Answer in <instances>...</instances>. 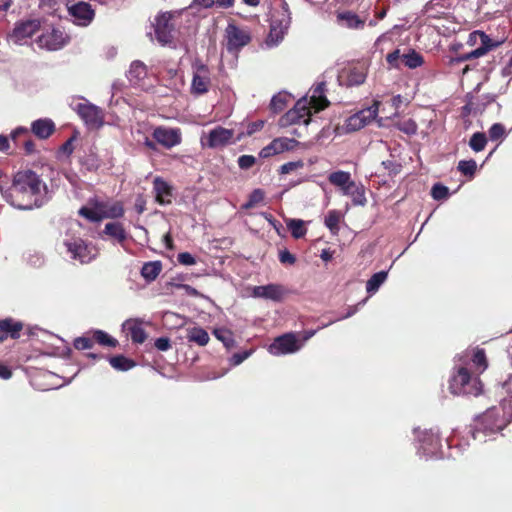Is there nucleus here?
Listing matches in <instances>:
<instances>
[{
  "instance_id": "nucleus-1",
  "label": "nucleus",
  "mask_w": 512,
  "mask_h": 512,
  "mask_svg": "<svg viewBox=\"0 0 512 512\" xmlns=\"http://www.w3.org/2000/svg\"><path fill=\"white\" fill-rule=\"evenodd\" d=\"M4 199L13 207L20 210H30L41 207L52 197L43 179L32 170L18 171L12 184L4 189L0 186Z\"/></svg>"
},
{
  "instance_id": "nucleus-2",
  "label": "nucleus",
  "mask_w": 512,
  "mask_h": 512,
  "mask_svg": "<svg viewBox=\"0 0 512 512\" xmlns=\"http://www.w3.org/2000/svg\"><path fill=\"white\" fill-rule=\"evenodd\" d=\"M78 214L89 222H101L103 220H116L123 216L124 207L120 200L94 195L87 200Z\"/></svg>"
},
{
  "instance_id": "nucleus-3",
  "label": "nucleus",
  "mask_w": 512,
  "mask_h": 512,
  "mask_svg": "<svg viewBox=\"0 0 512 512\" xmlns=\"http://www.w3.org/2000/svg\"><path fill=\"white\" fill-rule=\"evenodd\" d=\"M328 181L337 187L342 195L349 197L354 206L366 205L365 187L352 180L349 172L342 170L332 172L328 175Z\"/></svg>"
},
{
  "instance_id": "nucleus-4",
  "label": "nucleus",
  "mask_w": 512,
  "mask_h": 512,
  "mask_svg": "<svg viewBox=\"0 0 512 512\" xmlns=\"http://www.w3.org/2000/svg\"><path fill=\"white\" fill-rule=\"evenodd\" d=\"M291 24V12L285 1H282L279 9L271 14L270 30L265 39L267 48L277 47L284 39Z\"/></svg>"
},
{
  "instance_id": "nucleus-5",
  "label": "nucleus",
  "mask_w": 512,
  "mask_h": 512,
  "mask_svg": "<svg viewBox=\"0 0 512 512\" xmlns=\"http://www.w3.org/2000/svg\"><path fill=\"white\" fill-rule=\"evenodd\" d=\"M449 389L454 395L465 394L477 396L482 391V385L477 377H472L467 368L460 367L450 379Z\"/></svg>"
},
{
  "instance_id": "nucleus-6",
  "label": "nucleus",
  "mask_w": 512,
  "mask_h": 512,
  "mask_svg": "<svg viewBox=\"0 0 512 512\" xmlns=\"http://www.w3.org/2000/svg\"><path fill=\"white\" fill-rule=\"evenodd\" d=\"M192 81L190 91L195 96L206 94L211 86V71L201 60L192 63Z\"/></svg>"
},
{
  "instance_id": "nucleus-7",
  "label": "nucleus",
  "mask_w": 512,
  "mask_h": 512,
  "mask_svg": "<svg viewBox=\"0 0 512 512\" xmlns=\"http://www.w3.org/2000/svg\"><path fill=\"white\" fill-rule=\"evenodd\" d=\"M70 257L79 261L81 264L91 262L96 258L98 251L95 246L86 243L83 239L73 237L64 242Z\"/></svg>"
},
{
  "instance_id": "nucleus-8",
  "label": "nucleus",
  "mask_w": 512,
  "mask_h": 512,
  "mask_svg": "<svg viewBox=\"0 0 512 512\" xmlns=\"http://www.w3.org/2000/svg\"><path fill=\"white\" fill-rule=\"evenodd\" d=\"M74 110L89 129H97L104 123L102 109L87 100L77 103Z\"/></svg>"
},
{
  "instance_id": "nucleus-9",
  "label": "nucleus",
  "mask_w": 512,
  "mask_h": 512,
  "mask_svg": "<svg viewBox=\"0 0 512 512\" xmlns=\"http://www.w3.org/2000/svg\"><path fill=\"white\" fill-rule=\"evenodd\" d=\"M172 18V12H163L155 18V38L163 46L171 44L174 38V25L172 23Z\"/></svg>"
},
{
  "instance_id": "nucleus-10",
  "label": "nucleus",
  "mask_w": 512,
  "mask_h": 512,
  "mask_svg": "<svg viewBox=\"0 0 512 512\" xmlns=\"http://www.w3.org/2000/svg\"><path fill=\"white\" fill-rule=\"evenodd\" d=\"M40 21L37 19L19 22L15 25L13 31L8 35L9 42L17 45H23L39 30Z\"/></svg>"
},
{
  "instance_id": "nucleus-11",
  "label": "nucleus",
  "mask_w": 512,
  "mask_h": 512,
  "mask_svg": "<svg viewBox=\"0 0 512 512\" xmlns=\"http://www.w3.org/2000/svg\"><path fill=\"white\" fill-rule=\"evenodd\" d=\"M225 37L227 40L226 48L228 52L238 51L251 41L248 30L241 29L233 23H229L225 29Z\"/></svg>"
},
{
  "instance_id": "nucleus-12",
  "label": "nucleus",
  "mask_w": 512,
  "mask_h": 512,
  "mask_svg": "<svg viewBox=\"0 0 512 512\" xmlns=\"http://www.w3.org/2000/svg\"><path fill=\"white\" fill-rule=\"evenodd\" d=\"M300 122H303L305 126L310 123L309 108L306 106V101L301 100L279 119V126L287 127Z\"/></svg>"
},
{
  "instance_id": "nucleus-13",
  "label": "nucleus",
  "mask_w": 512,
  "mask_h": 512,
  "mask_svg": "<svg viewBox=\"0 0 512 512\" xmlns=\"http://www.w3.org/2000/svg\"><path fill=\"white\" fill-rule=\"evenodd\" d=\"M69 38L60 28H52L42 33L37 40L39 47L50 51H56L65 46Z\"/></svg>"
},
{
  "instance_id": "nucleus-14",
  "label": "nucleus",
  "mask_w": 512,
  "mask_h": 512,
  "mask_svg": "<svg viewBox=\"0 0 512 512\" xmlns=\"http://www.w3.org/2000/svg\"><path fill=\"white\" fill-rule=\"evenodd\" d=\"M233 134V130L218 126L201 138V145L211 149L224 147L231 143Z\"/></svg>"
},
{
  "instance_id": "nucleus-15",
  "label": "nucleus",
  "mask_w": 512,
  "mask_h": 512,
  "mask_svg": "<svg viewBox=\"0 0 512 512\" xmlns=\"http://www.w3.org/2000/svg\"><path fill=\"white\" fill-rule=\"evenodd\" d=\"M67 9L72 22L78 26H88L95 16L92 6L84 1L73 3Z\"/></svg>"
},
{
  "instance_id": "nucleus-16",
  "label": "nucleus",
  "mask_w": 512,
  "mask_h": 512,
  "mask_svg": "<svg viewBox=\"0 0 512 512\" xmlns=\"http://www.w3.org/2000/svg\"><path fill=\"white\" fill-rule=\"evenodd\" d=\"M367 77V68L364 65H355L344 69L339 75V82L346 86H359Z\"/></svg>"
},
{
  "instance_id": "nucleus-17",
  "label": "nucleus",
  "mask_w": 512,
  "mask_h": 512,
  "mask_svg": "<svg viewBox=\"0 0 512 512\" xmlns=\"http://www.w3.org/2000/svg\"><path fill=\"white\" fill-rule=\"evenodd\" d=\"M300 348L294 334L286 333L273 341L270 345L271 353L275 355L294 353Z\"/></svg>"
},
{
  "instance_id": "nucleus-18",
  "label": "nucleus",
  "mask_w": 512,
  "mask_h": 512,
  "mask_svg": "<svg viewBox=\"0 0 512 512\" xmlns=\"http://www.w3.org/2000/svg\"><path fill=\"white\" fill-rule=\"evenodd\" d=\"M286 293L287 291L283 285L274 283L255 286L252 290V295L254 297L272 300L275 302H280Z\"/></svg>"
},
{
  "instance_id": "nucleus-19",
  "label": "nucleus",
  "mask_w": 512,
  "mask_h": 512,
  "mask_svg": "<svg viewBox=\"0 0 512 512\" xmlns=\"http://www.w3.org/2000/svg\"><path fill=\"white\" fill-rule=\"evenodd\" d=\"M154 140L163 147L170 149L181 143V134L178 129L157 127L153 131Z\"/></svg>"
},
{
  "instance_id": "nucleus-20",
  "label": "nucleus",
  "mask_w": 512,
  "mask_h": 512,
  "mask_svg": "<svg viewBox=\"0 0 512 512\" xmlns=\"http://www.w3.org/2000/svg\"><path fill=\"white\" fill-rule=\"evenodd\" d=\"M24 328L23 322L15 320L12 317L0 319V343L8 338L19 339Z\"/></svg>"
},
{
  "instance_id": "nucleus-21",
  "label": "nucleus",
  "mask_w": 512,
  "mask_h": 512,
  "mask_svg": "<svg viewBox=\"0 0 512 512\" xmlns=\"http://www.w3.org/2000/svg\"><path fill=\"white\" fill-rule=\"evenodd\" d=\"M337 23L348 29H363L365 26V20L351 11L338 12Z\"/></svg>"
},
{
  "instance_id": "nucleus-22",
  "label": "nucleus",
  "mask_w": 512,
  "mask_h": 512,
  "mask_svg": "<svg viewBox=\"0 0 512 512\" xmlns=\"http://www.w3.org/2000/svg\"><path fill=\"white\" fill-rule=\"evenodd\" d=\"M124 329L133 343L142 344L147 339V333L142 324L136 320H129L124 324Z\"/></svg>"
},
{
  "instance_id": "nucleus-23",
  "label": "nucleus",
  "mask_w": 512,
  "mask_h": 512,
  "mask_svg": "<svg viewBox=\"0 0 512 512\" xmlns=\"http://www.w3.org/2000/svg\"><path fill=\"white\" fill-rule=\"evenodd\" d=\"M153 189L156 200L161 204L170 203L172 191L169 184L160 177H156L153 181Z\"/></svg>"
},
{
  "instance_id": "nucleus-24",
  "label": "nucleus",
  "mask_w": 512,
  "mask_h": 512,
  "mask_svg": "<svg viewBox=\"0 0 512 512\" xmlns=\"http://www.w3.org/2000/svg\"><path fill=\"white\" fill-rule=\"evenodd\" d=\"M31 130L40 139H46L54 132L55 125L50 119H38L32 123Z\"/></svg>"
},
{
  "instance_id": "nucleus-25",
  "label": "nucleus",
  "mask_w": 512,
  "mask_h": 512,
  "mask_svg": "<svg viewBox=\"0 0 512 512\" xmlns=\"http://www.w3.org/2000/svg\"><path fill=\"white\" fill-rule=\"evenodd\" d=\"M24 137L23 146L26 154H32L35 152V144L30 139V132L26 127H18L11 133V139L16 144L19 145V138Z\"/></svg>"
},
{
  "instance_id": "nucleus-26",
  "label": "nucleus",
  "mask_w": 512,
  "mask_h": 512,
  "mask_svg": "<svg viewBox=\"0 0 512 512\" xmlns=\"http://www.w3.org/2000/svg\"><path fill=\"white\" fill-rule=\"evenodd\" d=\"M147 74L146 65L141 61H133L127 73V78L133 85L138 84Z\"/></svg>"
},
{
  "instance_id": "nucleus-27",
  "label": "nucleus",
  "mask_w": 512,
  "mask_h": 512,
  "mask_svg": "<svg viewBox=\"0 0 512 512\" xmlns=\"http://www.w3.org/2000/svg\"><path fill=\"white\" fill-rule=\"evenodd\" d=\"M110 365L118 371H128L136 366V362L124 355L111 356L109 358Z\"/></svg>"
},
{
  "instance_id": "nucleus-28",
  "label": "nucleus",
  "mask_w": 512,
  "mask_h": 512,
  "mask_svg": "<svg viewBox=\"0 0 512 512\" xmlns=\"http://www.w3.org/2000/svg\"><path fill=\"white\" fill-rule=\"evenodd\" d=\"M187 339L189 342H195L199 346H205L209 342V335L206 330L201 327H194L189 330Z\"/></svg>"
},
{
  "instance_id": "nucleus-29",
  "label": "nucleus",
  "mask_w": 512,
  "mask_h": 512,
  "mask_svg": "<svg viewBox=\"0 0 512 512\" xmlns=\"http://www.w3.org/2000/svg\"><path fill=\"white\" fill-rule=\"evenodd\" d=\"M162 270V265L160 262H147L143 265L141 269V275L148 281L155 280Z\"/></svg>"
},
{
  "instance_id": "nucleus-30",
  "label": "nucleus",
  "mask_w": 512,
  "mask_h": 512,
  "mask_svg": "<svg viewBox=\"0 0 512 512\" xmlns=\"http://www.w3.org/2000/svg\"><path fill=\"white\" fill-rule=\"evenodd\" d=\"M388 273L386 271H380L373 274L366 283V291L370 294H374L378 291L379 287L387 279Z\"/></svg>"
},
{
  "instance_id": "nucleus-31",
  "label": "nucleus",
  "mask_w": 512,
  "mask_h": 512,
  "mask_svg": "<svg viewBox=\"0 0 512 512\" xmlns=\"http://www.w3.org/2000/svg\"><path fill=\"white\" fill-rule=\"evenodd\" d=\"M472 38H479L480 48L485 49V54L494 48L498 47L501 42L493 41L485 32L483 31H474L472 32Z\"/></svg>"
},
{
  "instance_id": "nucleus-32",
  "label": "nucleus",
  "mask_w": 512,
  "mask_h": 512,
  "mask_svg": "<svg viewBox=\"0 0 512 512\" xmlns=\"http://www.w3.org/2000/svg\"><path fill=\"white\" fill-rule=\"evenodd\" d=\"M325 83H319L312 90L311 101L320 109H324L328 106L329 102L324 95Z\"/></svg>"
},
{
  "instance_id": "nucleus-33",
  "label": "nucleus",
  "mask_w": 512,
  "mask_h": 512,
  "mask_svg": "<svg viewBox=\"0 0 512 512\" xmlns=\"http://www.w3.org/2000/svg\"><path fill=\"white\" fill-rule=\"evenodd\" d=\"M102 238H109L117 242H122L126 239V232L123 226H105L102 232Z\"/></svg>"
},
{
  "instance_id": "nucleus-34",
  "label": "nucleus",
  "mask_w": 512,
  "mask_h": 512,
  "mask_svg": "<svg viewBox=\"0 0 512 512\" xmlns=\"http://www.w3.org/2000/svg\"><path fill=\"white\" fill-rule=\"evenodd\" d=\"M92 337L94 343H98L102 346L116 347L118 344V341L115 338L111 337L109 334L102 330L93 331Z\"/></svg>"
},
{
  "instance_id": "nucleus-35",
  "label": "nucleus",
  "mask_w": 512,
  "mask_h": 512,
  "mask_svg": "<svg viewBox=\"0 0 512 512\" xmlns=\"http://www.w3.org/2000/svg\"><path fill=\"white\" fill-rule=\"evenodd\" d=\"M402 59L405 66L410 69L418 68L424 62L423 57L415 50H410L408 53L403 54Z\"/></svg>"
},
{
  "instance_id": "nucleus-36",
  "label": "nucleus",
  "mask_w": 512,
  "mask_h": 512,
  "mask_svg": "<svg viewBox=\"0 0 512 512\" xmlns=\"http://www.w3.org/2000/svg\"><path fill=\"white\" fill-rule=\"evenodd\" d=\"M272 142L275 146V151L277 154L292 150L298 144L296 140L287 137L275 138L272 140Z\"/></svg>"
},
{
  "instance_id": "nucleus-37",
  "label": "nucleus",
  "mask_w": 512,
  "mask_h": 512,
  "mask_svg": "<svg viewBox=\"0 0 512 512\" xmlns=\"http://www.w3.org/2000/svg\"><path fill=\"white\" fill-rule=\"evenodd\" d=\"M486 144L487 137L483 132H475L469 140V146L475 152L484 150Z\"/></svg>"
},
{
  "instance_id": "nucleus-38",
  "label": "nucleus",
  "mask_w": 512,
  "mask_h": 512,
  "mask_svg": "<svg viewBox=\"0 0 512 512\" xmlns=\"http://www.w3.org/2000/svg\"><path fill=\"white\" fill-rule=\"evenodd\" d=\"M432 198L436 201H445L450 196L449 188L442 183H435L430 191Z\"/></svg>"
},
{
  "instance_id": "nucleus-39",
  "label": "nucleus",
  "mask_w": 512,
  "mask_h": 512,
  "mask_svg": "<svg viewBox=\"0 0 512 512\" xmlns=\"http://www.w3.org/2000/svg\"><path fill=\"white\" fill-rule=\"evenodd\" d=\"M378 111H379V102L375 101L371 106L358 111L357 114L360 116V118L362 120H364V122L367 125L368 123H370L372 120H374L376 118V116L378 115Z\"/></svg>"
},
{
  "instance_id": "nucleus-40",
  "label": "nucleus",
  "mask_w": 512,
  "mask_h": 512,
  "mask_svg": "<svg viewBox=\"0 0 512 512\" xmlns=\"http://www.w3.org/2000/svg\"><path fill=\"white\" fill-rule=\"evenodd\" d=\"M289 100V95L286 93H278L277 95H274L270 102V108L273 110V112L278 113L282 111Z\"/></svg>"
},
{
  "instance_id": "nucleus-41",
  "label": "nucleus",
  "mask_w": 512,
  "mask_h": 512,
  "mask_svg": "<svg viewBox=\"0 0 512 512\" xmlns=\"http://www.w3.org/2000/svg\"><path fill=\"white\" fill-rule=\"evenodd\" d=\"M214 336L220 340L226 348H231L234 346L235 341L233 339V334L228 329H215L213 332Z\"/></svg>"
},
{
  "instance_id": "nucleus-42",
  "label": "nucleus",
  "mask_w": 512,
  "mask_h": 512,
  "mask_svg": "<svg viewBox=\"0 0 512 512\" xmlns=\"http://www.w3.org/2000/svg\"><path fill=\"white\" fill-rule=\"evenodd\" d=\"M457 168L463 175L472 178L475 175L477 163L473 159L461 160L459 161Z\"/></svg>"
},
{
  "instance_id": "nucleus-43",
  "label": "nucleus",
  "mask_w": 512,
  "mask_h": 512,
  "mask_svg": "<svg viewBox=\"0 0 512 512\" xmlns=\"http://www.w3.org/2000/svg\"><path fill=\"white\" fill-rule=\"evenodd\" d=\"M278 234L291 230V234L295 239L304 237L307 233L306 226H274Z\"/></svg>"
},
{
  "instance_id": "nucleus-44",
  "label": "nucleus",
  "mask_w": 512,
  "mask_h": 512,
  "mask_svg": "<svg viewBox=\"0 0 512 512\" xmlns=\"http://www.w3.org/2000/svg\"><path fill=\"white\" fill-rule=\"evenodd\" d=\"M73 346L77 350H87L92 349L94 346V341L92 335H84L81 337H77L73 341Z\"/></svg>"
},
{
  "instance_id": "nucleus-45",
  "label": "nucleus",
  "mask_w": 512,
  "mask_h": 512,
  "mask_svg": "<svg viewBox=\"0 0 512 512\" xmlns=\"http://www.w3.org/2000/svg\"><path fill=\"white\" fill-rule=\"evenodd\" d=\"M364 126H366V123L364 122V120L360 118V116L357 113L353 114L346 120V128L348 131H357L363 128Z\"/></svg>"
},
{
  "instance_id": "nucleus-46",
  "label": "nucleus",
  "mask_w": 512,
  "mask_h": 512,
  "mask_svg": "<svg viewBox=\"0 0 512 512\" xmlns=\"http://www.w3.org/2000/svg\"><path fill=\"white\" fill-rule=\"evenodd\" d=\"M397 128L407 135H414L417 133L418 126L413 119H407L399 122Z\"/></svg>"
},
{
  "instance_id": "nucleus-47",
  "label": "nucleus",
  "mask_w": 512,
  "mask_h": 512,
  "mask_svg": "<svg viewBox=\"0 0 512 512\" xmlns=\"http://www.w3.org/2000/svg\"><path fill=\"white\" fill-rule=\"evenodd\" d=\"M214 6L216 7L215 0H192L188 8L192 11L199 12L202 9H210Z\"/></svg>"
},
{
  "instance_id": "nucleus-48",
  "label": "nucleus",
  "mask_w": 512,
  "mask_h": 512,
  "mask_svg": "<svg viewBox=\"0 0 512 512\" xmlns=\"http://www.w3.org/2000/svg\"><path fill=\"white\" fill-rule=\"evenodd\" d=\"M488 135L492 141L500 140L505 136V127L501 123H494L489 129Z\"/></svg>"
},
{
  "instance_id": "nucleus-49",
  "label": "nucleus",
  "mask_w": 512,
  "mask_h": 512,
  "mask_svg": "<svg viewBox=\"0 0 512 512\" xmlns=\"http://www.w3.org/2000/svg\"><path fill=\"white\" fill-rule=\"evenodd\" d=\"M472 361L477 367L481 368L482 371L485 370L488 363L484 349H477L473 355Z\"/></svg>"
},
{
  "instance_id": "nucleus-50",
  "label": "nucleus",
  "mask_w": 512,
  "mask_h": 512,
  "mask_svg": "<svg viewBox=\"0 0 512 512\" xmlns=\"http://www.w3.org/2000/svg\"><path fill=\"white\" fill-rule=\"evenodd\" d=\"M344 214L340 210H331L325 217L324 224H339L343 219Z\"/></svg>"
},
{
  "instance_id": "nucleus-51",
  "label": "nucleus",
  "mask_w": 512,
  "mask_h": 512,
  "mask_svg": "<svg viewBox=\"0 0 512 512\" xmlns=\"http://www.w3.org/2000/svg\"><path fill=\"white\" fill-rule=\"evenodd\" d=\"M237 162L241 169L247 170L256 163V158L252 155H241Z\"/></svg>"
},
{
  "instance_id": "nucleus-52",
  "label": "nucleus",
  "mask_w": 512,
  "mask_h": 512,
  "mask_svg": "<svg viewBox=\"0 0 512 512\" xmlns=\"http://www.w3.org/2000/svg\"><path fill=\"white\" fill-rule=\"evenodd\" d=\"M383 167L388 170L390 175H397L402 170V165L393 160H385L382 162Z\"/></svg>"
},
{
  "instance_id": "nucleus-53",
  "label": "nucleus",
  "mask_w": 512,
  "mask_h": 512,
  "mask_svg": "<svg viewBox=\"0 0 512 512\" xmlns=\"http://www.w3.org/2000/svg\"><path fill=\"white\" fill-rule=\"evenodd\" d=\"M303 166H304V163L301 160L287 162L280 167V173L281 174H289L290 172H292L296 169L302 168Z\"/></svg>"
},
{
  "instance_id": "nucleus-54",
  "label": "nucleus",
  "mask_w": 512,
  "mask_h": 512,
  "mask_svg": "<svg viewBox=\"0 0 512 512\" xmlns=\"http://www.w3.org/2000/svg\"><path fill=\"white\" fill-rule=\"evenodd\" d=\"M251 353V350H246L241 353L233 354L232 357L230 358V364L232 366L240 365L244 360H246L251 355Z\"/></svg>"
},
{
  "instance_id": "nucleus-55",
  "label": "nucleus",
  "mask_w": 512,
  "mask_h": 512,
  "mask_svg": "<svg viewBox=\"0 0 512 512\" xmlns=\"http://www.w3.org/2000/svg\"><path fill=\"white\" fill-rule=\"evenodd\" d=\"M279 261L282 264L293 265L296 262V257L288 250H281L279 252Z\"/></svg>"
},
{
  "instance_id": "nucleus-56",
  "label": "nucleus",
  "mask_w": 512,
  "mask_h": 512,
  "mask_svg": "<svg viewBox=\"0 0 512 512\" xmlns=\"http://www.w3.org/2000/svg\"><path fill=\"white\" fill-rule=\"evenodd\" d=\"M178 262L183 265H194L196 263L195 258L188 252L178 254Z\"/></svg>"
},
{
  "instance_id": "nucleus-57",
  "label": "nucleus",
  "mask_w": 512,
  "mask_h": 512,
  "mask_svg": "<svg viewBox=\"0 0 512 512\" xmlns=\"http://www.w3.org/2000/svg\"><path fill=\"white\" fill-rule=\"evenodd\" d=\"M155 347L160 351H167L171 348V342L168 337H160L155 341Z\"/></svg>"
},
{
  "instance_id": "nucleus-58",
  "label": "nucleus",
  "mask_w": 512,
  "mask_h": 512,
  "mask_svg": "<svg viewBox=\"0 0 512 512\" xmlns=\"http://www.w3.org/2000/svg\"><path fill=\"white\" fill-rule=\"evenodd\" d=\"M274 155H277V153L275 151V146L272 141L267 146L263 147L259 152V156L261 158H269Z\"/></svg>"
},
{
  "instance_id": "nucleus-59",
  "label": "nucleus",
  "mask_w": 512,
  "mask_h": 512,
  "mask_svg": "<svg viewBox=\"0 0 512 512\" xmlns=\"http://www.w3.org/2000/svg\"><path fill=\"white\" fill-rule=\"evenodd\" d=\"M262 200L263 192L259 189L254 190L249 197V201L245 204V207H251L253 204L258 203Z\"/></svg>"
},
{
  "instance_id": "nucleus-60",
  "label": "nucleus",
  "mask_w": 512,
  "mask_h": 512,
  "mask_svg": "<svg viewBox=\"0 0 512 512\" xmlns=\"http://www.w3.org/2000/svg\"><path fill=\"white\" fill-rule=\"evenodd\" d=\"M65 0H40V6L49 10H57L58 5L63 3Z\"/></svg>"
},
{
  "instance_id": "nucleus-61",
  "label": "nucleus",
  "mask_w": 512,
  "mask_h": 512,
  "mask_svg": "<svg viewBox=\"0 0 512 512\" xmlns=\"http://www.w3.org/2000/svg\"><path fill=\"white\" fill-rule=\"evenodd\" d=\"M496 98H497L496 94H491V93L483 94L480 96L481 105L483 106V108H485L489 104L495 102Z\"/></svg>"
},
{
  "instance_id": "nucleus-62",
  "label": "nucleus",
  "mask_w": 512,
  "mask_h": 512,
  "mask_svg": "<svg viewBox=\"0 0 512 512\" xmlns=\"http://www.w3.org/2000/svg\"><path fill=\"white\" fill-rule=\"evenodd\" d=\"M263 127H264V121H262V120L252 122L247 127V133L249 135H251V134L261 130Z\"/></svg>"
},
{
  "instance_id": "nucleus-63",
  "label": "nucleus",
  "mask_w": 512,
  "mask_h": 512,
  "mask_svg": "<svg viewBox=\"0 0 512 512\" xmlns=\"http://www.w3.org/2000/svg\"><path fill=\"white\" fill-rule=\"evenodd\" d=\"M11 376H12L11 369L4 363L0 362V378L6 380V379H9Z\"/></svg>"
},
{
  "instance_id": "nucleus-64",
  "label": "nucleus",
  "mask_w": 512,
  "mask_h": 512,
  "mask_svg": "<svg viewBox=\"0 0 512 512\" xmlns=\"http://www.w3.org/2000/svg\"><path fill=\"white\" fill-rule=\"evenodd\" d=\"M502 75L504 77H512V56L509 59L508 64L502 69Z\"/></svg>"
}]
</instances>
